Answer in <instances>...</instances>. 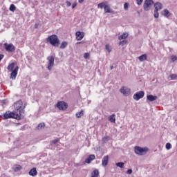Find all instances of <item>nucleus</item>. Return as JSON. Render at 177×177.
<instances>
[{
	"instance_id": "nucleus-1",
	"label": "nucleus",
	"mask_w": 177,
	"mask_h": 177,
	"mask_svg": "<svg viewBox=\"0 0 177 177\" xmlns=\"http://www.w3.org/2000/svg\"><path fill=\"white\" fill-rule=\"evenodd\" d=\"M9 118H15V120H21V116L16 111H7L3 115V120H8Z\"/></svg>"
},
{
	"instance_id": "nucleus-2",
	"label": "nucleus",
	"mask_w": 177,
	"mask_h": 177,
	"mask_svg": "<svg viewBox=\"0 0 177 177\" xmlns=\"http://www.w3.org/2000/svg\"><path fill=\"white\" fill-rule=\"evenodd\" d=\"M46 41L47 42H49L53 46H59L60 44V40H59V37H57V35H56L49 36Z\"/></svg>"
},
{
	"instance_id": "nucleus-3",
	"label": "nucleus",
	"mask_w": 177,
	"mask_h": 177,
	"mask_svg": "<svg viewBox=\"0 0 177 177\" xmlns=\"http://www.w3.org/2000/svg\"><path fill=\"white\" fill-rule=\"evenodd\" d=\"M14 107L17 111L19 112L18 114H19L21 116V114H24V110L21 109L23 107V101L21 100H19L18 102H15L14 104Z\"/></svg>"
},
{
	"instance_id": "nucleus-4",
	"label": "nucleus",
	"mask_w": 177,
	"mask_h": 177,
	"mask_svg": "<svg viewBox=\"0 0 177 177\" xmlns=\"http://www.w3.org/2000/svg\"><path fill=\"white\" fill-rule=\"evenodd\" d=\"M134 151L136 154H138V156H145L147 151H149V148L145 147L142 148L140 147H135Z\"/></svg>"
},
{
	"instance_id": "nucleus-5",
	"label": "nucleus",
	"mask_w": 177,
	"mask_h": 177,
	"mask_svg": "<svg viewBox=\"0 0 177 177\" xmlns=\"http://www.w3.org/2000/svg\"><path fill=\"white\" fill-rule=\"evenodd\" d=\"M154 8H155V10H154V17L155 19H158V10H161V9H162V4L160 2H156L154 4Z\"/></svg>"
},
{
	"instance_id": "nucleus-6",
	"label": "nucleus",
	"mask_w": 177,
	"mask_h": 177,
	"mask_svg": "<svg viewBox=\"0 0 177 177\" xmlns=\"http://www.w3.org/2000/svg\"><path fill=\"white\" fill-rule=\"evenodd\" d=\"M48 60V64H47V68L50 71L52 70V67L55 66V57L53 55L48 56L47 57Z\"/></svg>"
},
{
	"instance_id": "nucleus-7",
	"label": "nucleus",
	"mask_w": 177,
	"mask_h": 177,
	"mask_svg": "<svg viewBox=\"0 0 177 177\" xmlns=\"http://www.w3.org/2000/svg\"><path fill=\"white\" fill-rule=\"evenodd\" d=\"M153 3H154V1H153V0H145L143 6L144 10H145L146 12L150 10V9L151 8V5H153Z\"/></svg>"
},
{
	"instance_id": "nucleus-8",
	"label": "nucleus",
	"mask_w": 177,
	"mask_h": 177,
	"mask_svg": "<svg viewBox=\"0 0 177 177\" xmlns=\"http://www.w3.org/2000/svg\"><path fill=\"white\" fill-rule=\"evenodd\" d=\"M120 93H122L124 96H129L131 95V88L127 87V86H122L120 89Z\"/></svg>"
},
{
	"instance_id": "nucleus-9",
	"label": "nucleus",
	"mask_w": 177,
	"mask_h": 177,
	"mask_svg": "<svg viewBox=\"0 0 177 177\" xmlns=\"http://www.w3.org/2000/svg\"><path fill=\"white\" fill-rule=\"evenodd\" d=\"M144 97H145V91H140L133 95V98L134 99V100H136V102H138V100L143 98Z\"/></svg>"
},
{
	"instance_id": "nucleus-10",
	"label": "nucleus",
	"mask_w": 177,
	"mask_h": 177,
	"mask_svg": "<svg viewBox=\"0 0 177 177\" xmlns=\"http://www.w3.org/2000/svg\"><path fill=\"white\" fill-rule=\"evenodd\" d=\"M56 106L59 110H66V109L68 107V105H67V103L61 101L57 103Z\"/></svg>"
},
{
	"instance_id": "nucleus-11",
	"label": "nucleus",
	"mask_w": 177,
	"mask_h": 177,
	"mask_svg": "<svg viewBox=\"0 0 177 177\" xmlns=\"http://www.w3.org/2000/svg\"><path fill=\"white\" fill-rule=\"evenodd\" d=\"M4 46L7 52H15L16 50V48L12 44H8V43H5Z\"/></svg>"
},
{
	"instance_id": "nucleus-12",
	"label": "nucleus",
	"mask_w": 177,
	"mask_h": 177,
	"mask_svg": "<svg viewBox=\"0 0 177 177\" xmlns=\"http://www.w3.org/2000/svg\"><path fill=\"white\" fill-rule=\"evenodd\" d=\"M77 41H81L84 37H85V33L84 32L77 31L75 33Z\"/></svg>"
},
{
	"instance_id": "nucleus-13",
	"label": "nucleus",
	"mask_w": 177,
	"mask_h": 177,
	"mask_svg": "<svg viewBox=\"0 0 177 177\" xmlns=\"http://www.w3.org/2000/svg\"><path fill=\"white\" fill-rule=\"evenodd\" d=\"M17 71H19V67L17 66L10 74V78L12 80H16V77L17 76Z\"/></svg>"
},
{
	"instance_id": "nucleus-14",
	"label": "nucleus",
	"mask_w": 177,
	"mask_h": 177,
	"mask_svg": "<svg viewBox=\"0 0 177 177\" xmlns=\"http://www.w3.org/2000/svg\"><path fill=\"white\" fill-rule=\"evenodd\" d=\"M158 99V97L157 95H148L147 96V102H154Z\"/></svg>"
},
{
	"instance_id": "nucleus-15",
	"label": "nucleus",
	"mask_w": 177,
	"mask_h": 177,
	"mask_svg": "<svg viewBox=\"0 0 177 177\" xmlns=\"http://www.w3.org/2000/svg\"><path fill=\"white\" fill-rule=\"evenodd\" d=\"M108 164H109V156H105L102 158V167H106V165H108Z\"/></svg>"
},
{
	"instance_id": "nucleus-16",
	"label": "nucleus",
	"mask_w": 177,
	"mask_h": 177,
	"mask_svg": "<svg viewBox=\"0 0 177 177\" xmlns=\"http://www.w3.org/2000/svg\"><path fill=\"white\" fill-rule=\"evenodd\" d=\"M96 158V156L95 155H90L88 158L85 160L86 164H91V162L93 161Z\"/></svg>"
},
{
	"instance_id": "nucleus-17",
	"label": "nucleus",
	"mask_w": 177,
	"mask_h": 177,
	"mask_svg": "<svg viewBox=\"0 0 177 177\" xmlns=\"http://www.w3.org/2000/svg\"><path fill=\"white\" fill-rule=\"evenodd\" d=\"M29 175H30V176H37V175H38V171H37V168L34 167L31 169L29 171Z\"/></svg>"
},
{
	"instance_id": "nucleus-18",
	"label": "nucleus",
	"mask_w": 177,
	"mask_h": 177,
	"mask_svg": "<svg viewBox=\"0 0 177 177\" xmlns=\"http://www.w3.org/2000/svg\"><path fill=\"white\" fill-rule=\"evenodd\" d=\"M108 2L107 1H104L102 3H100L97 4V8H99L100 9H104L105 6H106L108 5Z\"/></svg>"
},
{
	"instance_id": "nucleus-19",
	"label": "nucleus",
	"mask_w": 177,
	"mask_h": 177,
	"mask_svg": "<svg viewBox=\"0 0 177 177\" xmlns=\"http://www.w3.org/2000/svg\"><path fill=\"white\" fill-rule=\"evenodd\" d=\"M104 9L105 13H113L114 12L113 10H111L110 6H108V4H106Z\"/></svg>"
},
{
	"instance_id": "nucleus-20",
	"label": "nucleus",
	"mask_w": 177,
	"mask_h": 177,
	"mask_svg": "<svg viewBox=\"0 0 177 177\" xmlns=\"http://www.w3.org/2000/svg\"><path fill=\"white\" fill-rule=\"evenodd\" d=\"M162 15H163V16H165V17H169V16H171V13L169 12V11L167 9H165L163 10V12H162Z\"/></svg>"
},
{
	"instance_id": "nucleus-21",
	"label": "nucleus",
	"mask_w": 177,
	"mask_h": 177,
	"mask_svg": "<svg viewBox=\"0 0 177 177\" xmlns=\"http://www.w3.org/2000/svg\"><path fill=\"white\" fill-rule=\"evenodd\" d=\"M15 66H16V63L12 62V63L8 65V66L7 67V68H8V70L9 71H13V69L15 68Z\"/></svg>"
},
{
	"instance_id": "nucleus-22",
	"label": "nucleus",
	"mask_w": 177,
	"mask_h": 177,
	"mask_svg": "<svg viewBox=\"0 0 177 177\" xmlns=\"http://www.w3.org/2000/svg\"><path fill=\"white\" fill-rule=\"evenodd\" d=\"M108 120L109 121H110V122H115V114L113 113L111 115H110L109 118H108Z\"/></svg>"
},
{
	"instance_id": "nucleus-23",
	"label": "nucleus",
	"mask_w": 177,
	"mask_h": 177,
	"mask_svg": "<svg viewBox=\"0 0 177 177\" xmlns=\"http://www.w3.org/2000/svg\"><path fill=\"white\" fill-rule=\"evenodd\" d=\"M140 62H145V60H147V55L146 54H143L138 57Z\"/></svg>"
},
{
	"instance_id": "nucleus-24",
	"label": "nucleus",
	"mask_w": 177,
	"mask_h": 177,
	"mask_svg": "<svg viewBox=\"0 0 177 177\" xmlns=\"http://www.w3.org/2000/svg\"><path fill=\"white\" fill-rule=\"evenodd\" d=\"M99 176V170L95 169L91 173V177H97Z\"/></svg>"
},
{
	"instance_id": "nucleus-25",
	"label": "nucleus",
	"mask_w": 177,
	"mask_h": 177,
	"mask_svg": "<svg viewBox=\"0 0 177 177\" xmlns=\"http://www.w3.org/2000/svg\"><path fill=\"white\" fill-rule=\"evenodd\" d=\"M75 115L77 118H81V117L84 115V110H81V111L76 113Z\"/></svg>"
},
{
	"instance_id": "nucleus-26",
	"label": "nucleus",
	"mask_w": 177,
	"mask_h": 177,
	"mask_svg": "<svg viewBox=\"0 0 177 177\" xmlns=\"http://www.w3.org/2000/svg\"><path fill=\"white\" fill-rule=\"evenodd\" d=\"M126 38H128V34L123 33L122 35L119 36L118 39L121 41L122 39H125Z\"/></svg>"
},
{
	"instance_id": "nucleus-27",
	"label": "nucleus",
	"mask_w": 177,
	"mask_h": 177,
	"mask_svg": "<svg viewBox=\"0 0 177 177\" xmlns=\"http://www.w3.org/2000/svg\"><path fill=\"white\" fill-rule=\"evenodd\" d=\"M68 45V43L66 41H63L60 45V49H64V48H66Z\"/></svg>"
},
{
	"instance_id": "nucleus-28",
	"label": "nucleus",
	"mask_w": 177,
	"mask_h": 177,
	"mask_svg": "<svg viewBox=\"0 0 177 177\" xmlns=\"http://www.w3.org/2000/svg\"><path fill=\"white\" fill-rule=\"evenodd\" d=\"M109 140H110V137L109 136L104 137L102 139V143H106V142H109Z\"/></svg>"
},
{
	"instance_id": "nucleus-29",
	"label": "nucleus",
	"mask_w": 177,
	"mask_h": 177,
	"mask_svg": "<svg viewBox=\"0 0 177 177\" xmlns=\"http://www.w3.org/2000/svg\"><path fill=\"white\" fill-rule=\"evenodd\" d=\"M42 128H45V123L42 122L38 124L37 129H42Z\"/></svg>"
},
{
	"instance_id": "nucleus-30",
	"label": "nucleus",
	"mask_w": 177,
	"mask_h": 177,
	"mask_svg": "<svg viewBox=\"0 0 177 177\" xmlns=\"http://www.w3.org/2000/svg\"><path fill=\"white\" fill-rule=\"evenodd\" d=\"M116 167H118L119 168H124V163L122 162H120L115 164Z\"/></svg>"
},
{
	"instance_id": "nucleus-31",
	"label": "nucleus",
	"mask_w": 177,
	"mask_h": 177,
	"mask_svg": "<svg viewBox=\"0 0 177 177\" xmlns=\"http://www.w3.org/2000/svg\"><path fill=\"white\" fill-rule=\"evenodd\" d=\"M21 170V166L20 165H17L16 167H15L14 171L15 172H17Z\"/></svg>"
},
{
	"instance_id": "nucleus-32",
	"label": "nucleus",
	"mask_w": 177,
	"mask_h": 177,
	"mask_svg": "<svg viewBox=\"0 0 177 177\" xmlns=\"http://www.w3.org/2000/svg\"><path fill=\"white\" fill-rule=\"evenodd\" d=\"M10 12H15L16 10V6L14 4H11L10 6Z\"/></svg>"
},
{
	"instance_id": "nucleus-33",
	"label": "nucleus",
	"mask_w": 177,
	"mask_h": 177,
	"mask_svg": "<svg viewBox=\"0 0 177 177\" xmlns=\"http://www.w3.org/2000/svg\"><path fill=\"white\" fill-rule=\"evenodd\" d=\"M105 49L107 50V52H109V53H110V52H111V47L109 44H106L105 46Z\"/></svg>"
},
{
	"instance_id": "nucleus-34",
	"label": "nucleus",
	"mask_w": 177,
	"mask_h": 177,
	"mask_svg": "<svg viewBox=\"0 0 177 177\" xmlns=\"http://www.w3.org/2000/svg\"><path fill=\"white\" fill-rule=\"evenodd\" d=\"M58 142H60V138H57L55 140H52L51 143H53V145H56Z\"/></svg>"
},
{
	"instance_id": "nucleus-35",
	"label": "nucleus",
	"mask_w": 177,
	"mask_h": 177,
	"mask_svg": "<svg viewBox=\"0 0 177 177\" xmlns=\"http://www.w3.org/2000/svg\"><path fill=\"white\" fill-rule=\"evenodd\" d=\"M119 45H121L122 46H124V45H127V41L123 40L119 43Z\"/></svg>"
},
{
	"instance_id": "nucleus-36",
	"label": "nucleus",
	"mask_w": 177,
	"mask_h": 177,
	"mask_svg": "<svg viewBox=\"0 0 177 177\" xmlns=\"http://www.w3.org/2000/svg\"><path fill=\"white\" fill-rule=\"evenodd\" d=\"M90 54L89 53H85L84 55V59H89Z\"/></svg>"
},
{
	"instance_id": "nucleus-37",
	"label": "nucleus",
	"mask_w": 177,
	"mask_h": 177,
	"mask_svg": "<svg viewBox=\"0 0 177 177\" xmlns=\"http://www.w3.org/2000/svg\"><path fill=\"white\" fill-rule=\"evenodd\" d=\"M128 6H129V4L128 3H125L124 4V10H128Z\"/></svg>"
},
{
	"instance_id": "nucleus-38",
	"label": "nucleus",
	"mask_w": 177,
	"mask_h": 177,
	"mask_svg": "<svg viewBox=\"0 0 177 177\" xmlns=\"http://www.w3.org/2000/svg\"><path fill=\"white\" fill-rule=\"evenodd\" d=\"M176 60H177V57H176V56H174V55H172L171 56V62H176Z\"/></svg>"
},
{
	"instance_id": "nucleus-39",
	"label": "nucleus",
	"mask_w": 177,
	"mask_h": 177,
	"mask_svg": "<svg viewBox=\"0 0 177 177\" xmlns=\"http://www.w3.org/2000/svg\"><path fill=\"white\" fill-rule=\"evenodd\" d=\"M166 149L167 150H169L171 149V143L166 144Z\"/></svg>"
},
{
	"instance_id": "nucleus-40",
	"label": "nucleus",
	"mask_w": 177,
	"mask_h": 177,
	"mask_svg": "<svg viewBox=\"0 0 177 177\" xmlns=\"http://www.w3.org/2000/svg\"><path fill=\"white\" fill-rule=\"evenodd\" d=\"M176 74H172L170 75V78L171 80H175V78H176Z\"/></svg>"
},
{
	"instance_id": "nucleus-41",
	"label": "nucleus",
	"mask_w": 177,
	"mask_h": 177,
	"mask_svg": "<svg viewBox=\"0 0 177 177\" xmlns=\"http://www.w3.org/2000/svg\"><path fill=\"white\" fill-rule=\"evenodd\" d=\"M66 6L68 8H70V6H71V2L68 1H66Z\"/></svg>"
},
{
	"instance_id": "nucleus-42",
	"label": "nucleus",
	"mask_w": 177,
	"mask_h": 177,
	"mask_svg": "<svg viewBox=\"0 0 177 177\" xmlns=\"http://www.w3.org/2000/svg\"><path fill=\"white\" fill-rule=\"evenodd\" d=\"M78 5V3L75 1L73 5H72V9H75V8Z\"/></svg>"
},
{
	"instance_id": "nucleus-43",
	"label": "nucleus",
	"mask_w": 177,
	"mask_h": 177,
	"mask_svg": "<svg viewBox=\"0 0 177 177\" xmlns=\"http://www.w3.org/2000/svg\"><path fill=\"white\" fill-rule=\"evenodd\" d=\"M127 174H128V175H131V174H132V169H129L127 170Z\"/></svg>"
},
{
	"instance_id": "nucleus-44",
	"label": "nucleus",
	"mask_w": 177,
	"mask_h": 177,
	"mask_svg": "<svg viewBox=\"0 0 177 177\" xmlns=\"http://www.w3.org/2000/svg\"><path fill=\"white\" fill-rule=\"evenodd\" d=\"M136 1L138 5H140L143 2V0H136Z\"/></svg>"
},
{
	"instance_id": "nucleus-45",
	"label": "nucleus",
	"mask_w": 177,
	"mask_h": 177,
	"mask_svg": "<svg viewBox=\"0 0 177 177\" xmlns=\"http://www.w3.org/2000/svg\"><path fill=\"white\" fill-rule=\"evenodd\" d=\"M3 59V55H0V62Z\"/></svg>"
},
{
	"instance_id": "nucleus-46",
	"label": "nucleus",
	"mask_w": 177,
	"mask_h": 177,
	"mask_svg": "<svg viewBox=\"0 0 177 177\" xmlns=\"http://www.w3.org/2000/svg\"><path fill=\"white\" fill-rule=\"evenodd\" d=\"M35 28H38V24H35Z\"/></svg>"
},
{
	"instance_id": "nucleus-47",
	"label": "nucleus",
	"mask_w": 177,
	"mask_h": 177,
	"mask_svg": "<svg viewBox=\"0 0 177 177\" xmlns=\"http://www.w3.org/2000/svg\"><path fill=\"white\" fill-rule=\"evenodd\" d=\"M26 106H27V104H24V107L22 108V110H24V109H26Z\"/></svg>"
},
{
	"instance_id": "nucleus-48",
	"label": "nucleus",
	"mask_w": 177,
	"mask_h": 177,
	"mask_svg": "<svg viewBox=\"0 0 177 177\" xmlns=\"http://www.w3.org/2000/svg\"><path fill=\"white\" fill-rule=\"evenodd\" d=\"M84 1H85V0H79V3H82V2H84Z\"/></svg>"
},
{
	"instance_id": "nucleus-49",
	"label": "nucleus",
	"mask_w": 177,
	"mask_h": 177,
	"mask_svg": "<svg viewBox=\"0 0 177 177\" xmlns=\"http://www.w3.org/2000/svg\"><path fill=\"white\" fill-rule=\"evenodd\" d=\"M113 68H114V66H111L110 69H111V70H113Z\"/></svg>"
}]
</instances>
